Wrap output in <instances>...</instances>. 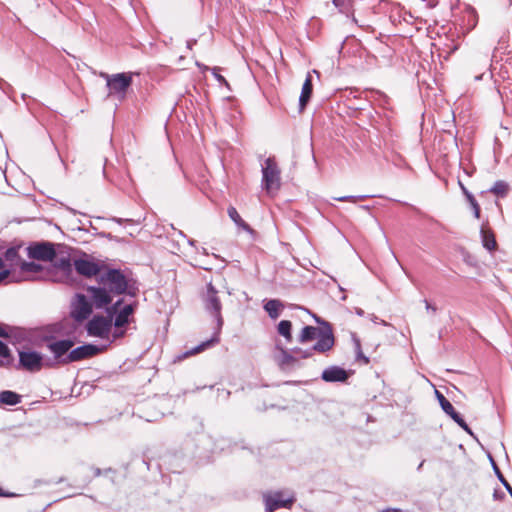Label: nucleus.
I'll return each instance as SVG.
<instances>
[{
    "mask_svg": "<svg viewBox=\"0 0 512 512\" xmlns=\"http://www.w3.org/2000/svg\"><path fill=\"white\" fill-rule=\"evenodd\" d=\"M97 282L98 285L86 287L87 295L96 309L112 306L113 295L135 297L139 291L136 281L128 278L120 269L106 268Z\"/></svg>",
    "mask_w": 512,
    "mask_h": 512,
    "instance_id": "nucleus-1",
    "label": "nucleus"
},
{
    "mask_svg": "<svg viewBox=\"0 0 512 512\" xmlns=\"http://www.w3.org/2000/svg\"><path fill=\"white\" fill-rule=\"evenodd\" d=\"M205 309L215 318L216 327L215 332L211 339L202 342L201 344L194 347L192 350L186 352V355H194L204 351L205 349L217 344L219 342V334L223 326V318L221 315L222 305L218 297V291L209 283L204 296Z\"/></svg>",
    "mask_w": 512,
    "mask_h": 512,
    "instance_id": "nucleus-2",
    "label": "nucleus"
},
{
    "mask_svg": "<svg viewBox=\"0 0 512 512\" xmlns=\"http://www.w3.org/2000/svg\"><path fill=\"white\" fill-rule=\"evenodd\" d=\"M316 339L317 342L312 346V350L318 353H325L332 349L334 346V336L331 326L325 323L324 328H317L314 326H305L300 335L299 342L306 343Z\"/></svg>",
    "mask_w": 512,
    "mask_h": 512,
    "instance_id": "nucleus-3",
    "label": "nucleus"
},
{
    "mask_svg": "<svg viewBox=\"0 0 512 512\" xmlns=\"http://www.w3.org/2000/svg\"><path fill=\"white\" fill-rule=\"evenodd\" d=\"M123 303V299L117 300L107 309V316L95 315L88 321L86 329L87 333L93 337L106 339L109 337L112 327V312H116L118 307Z\"/></svg>",
    "mask_w": 512,
    "mask_h": 512,
    "instance_id": "nucleus-4",
    "label": "nucleus"
},
{
    "mask_svg": "<svg viewBox=\"0 0 512 512\" xmlns=\"http://www.w3.org/2000/svg\"><path fill=\"white\" fill-rule=\"evenodd\" d=\"M280 169L274 157H268L262 164V187L268 193L272 194L280 188Z\"/></svg>",
    "mask_w": 512,
    "mask_h": 512,
    "instance_id": "nucleus-5",
    "label": "nucleus"
},
{
    "mask_svg": "<svg viewBox=\"0 0 512 512\" xmlns=\"http://www.w3.org/2000/svg\"><path fill=\"white\" fill-rule=\"evenodd\" d=\"M74 269L76 272L86 278L100 276L105 272V264L94 257L84 254L83 257L73 260Z\"/></svg>",
    "mask_w": 512,
    "mask_h": 512,
    "instance_id": "nucleus-6",
    "label": "nucleus"
},
{
    "mask_svg": "<svg viewBox=\"0 0 512 512\" xmlns=\"http://www.w3.org/2000/svg\"><path fill=\"white\" fill-rule=\"evenodd\" d=\"M51 261L55 269L61 273L60 280L68 281L72 276L74 267L69 248L64 245H57L55 256Z\"/></svg>",
    "mask_w": 512,
    "mask_h": 512,
    "instance_id": "nucleus-7",
    "label": "nucleus"
},
{
    "mask_svg": "<svg viewBox=\"0 0 512 512\" xmlns=\"http://www.w3.org/2000/svg\"><path fill=\"white\" fill-rule=\"evenodd\" d=\"M94 305L88 295L77 293L71 302V316L77 322H82L92 314Z\"/></svg>",
    "mask_w": 512,
    "mask_h": 512,
    "instance_id": "nucleus-8",
    "label": "nucleus"
},
{
    "mask_svg": "<svg viewBox=\"0 0 512 512\" xmlns=\"http://www.w3.org/2000/svg\"><path fill=\"white\" fill-rule=\"evenodd\" d=\"M19 365L29 372H38L43 366H52L50 362H44L41 353L32 350L19 352Z\"/></svg>",
    "mask_w": 512,
    "mask_h": 512,
    "instance_id": "nucleus-9",
    "label": "nucleus"
},
{
    "mask_svg": "<svg viewBox=\"0 0 512 512\" xmlns=\"http://www.w3.org/2000/svg\"><path fill=\"white\" fill-rule=\"evenodd\" d=\"M107 86L110 94H117L121 98L125 96L127 89L132 84L131 73H118L113 75H105Z\"/></svg>",
    "mask_w": 512,
    "mask_h": 512,
    "instance_id": "nucleus-10",
    "label": "nucleus"
},
{
    "mask_svg": "<svg viewBox=\"0 0 512 512\" xmlns=\"http://www.w3.org/2000/svg\"><path fill=\"white\" fill-rule=\"evenodd\" d=\"M100 352V348L93 344H85L71 350L63 359L61 364H68L72 362L81 361L90 358Z\"/></svg>",
    "mask_w": 512,
    "mask_h": 512,
    "instance_id": "nucleus-11",
    "label": "nucleus"
},
{
    "mask_svg": "<svg viewBox=\"0 0 512 512\" xmlns=\"http://www.w3.org/2000/svg\"><path fill=\"white\" fill-rule=\"evenodd\" d=\"M55 245L50 242H41L34 245H30L27 248V254L29 258L50 261L55 256Z\"/></svg>",
    "mask_w": 512,
    "mask_h": 512,
    "instance_id": "nucleus-12",
    "label": "nucleus"
},
{
    "mask_svg": "<svg viewBox=\"0 0 512 512\" xmlns=\"http://www.w3.org/2000/svg\"><path fill=\"white\" fill-rule=\"evenodd\" d=\"M265 508L267 512H274L280 508H290L294 503L295 498L293 496L284 497L282 492H273L264 495Z\"/></svg>",
    "mask_w": 512,
    "mask_h": 512,
    "instance_id": "nucleus-13",
    "label": "nucleus"
},
{
    "mask_svg": "<svg viewBox=\"0 0 512 512\" xmlns=\"http://www.w3.org/2000/svg\"><path fill=\"white\" fill-rule=\"evenodd\" d=\"M436 397L443 411L447 415H449L464 431H466L469 434H472L471 429L469 428L463 417L455 410L453 405L445 398V396L439 391H436Z\"/></svg>",
    "mask_w": 512,
    "mask_h": 512,
    "instance_id": "nucleus-14",
    "label": "nucleus"
},
{
    "mask_svg": "<svg viewBox=\"0 0 512 512\" xmlns=\"http://www.w3.org/2000/svg\"><path fill=\"white\" fill-rule=\"evenodd\" d=\"M74 342L70 339H63L58 341H52L47 344L48 349L54 355V358L61 363V359H63L70 349L73 347Z\"/></svg>",
    "mask_w": 512,
    "mask_h": 512,
    "instance_id": "nucleus-15",
    "label": "nucleus"
},
{
    "mask_svg": "<svg viewBox=\"0 0 512 512\" xmlns=\"http://www.w3.org/2000/svg\"><path fill=\"white\" fill-rule=\"evenodd\" d=\"M275 350L276 353L274 354V360L281 369L293 366L298 361V357L293 355L294 353H290L279 343L275 345Z\"/></svg>",
    "mask_w": 512,
    "mask_h": 512,
    "instance_id": "nucleus-16",
    "label": "nucleus"
},
{
    "mask_svg": "<svg viewBox=\"0 0 512 512\" xmlns=\"http://www.w3.org/2000/svg\"><path fill=\"white\" fill-rule=\"evenodd\" d=\"M136 303L127 304L120 308L118 307L116 312H112V316L115 314L114 326L116 328H122L129 323V317L134 313Z\"/></svg>",
    "mask_w": 512,
    "mask_h": 512,
    "instance_id": "nucleus-17",
    "label": "nucleus"
},
{
    "mask_svg": "<svg viewBox=\"0 0 512 512\" xmlns=\"http://www.w3.org/2000/svg\"><path fill=\"white\" fill-rule=\"evenodd\" d=\"M321 377L326 382H344L348 379V373L339 366H330L322 372Z\"/></svg>",
    "mask_w": 512,
    "mask_h": 512,
    "instance_id": "nucleus-18",
    "label": "nucleus"
},
{
    "mask_svg": "<svg viewBox=\"0 0 512 512\" xmlns=\"http://www.w3.org/2000/svg\"><path fill=\"white\" fill-rule=\"evenodd\" d=\"M313 91L312 85V76L308 73L306 79L303 83L301 94L299 97V106L300 109H304L307 103L309 102Z\"/></svg>",
    "mask_w": 512,
    "mask_h": 512,
    "instance_id": "nucleus-19",
    "label": "nucleus"
},
{
    "mask_svg": "<svg viewBox=\"0 0 512 512\" xmlns=\"http://www.w3.org/2000/svg\"><path fill=\"white\" fill-rule=\"evenodd\" d=\"M228 215L230 217V219L241 229L249 232V233H253V229L241 218V216L239 215L238 211L236 210L235 207L233 206H230L228 207Z\"/></svg>",
    "mask_w": 512,
    "mask_h": 512,
    "instance_id": "nucleus-20",
    "label": "nucleus"
},
{
    "mask_svg": "<svg viewBox=\"0 0 512 512\" xmlns=\"http://www.w3.org/2000/svg\"><path fill=\"white\" fill-rule=\"evenodd\" d=\"M282 307V303L277 299H271L267 301L264 305L265 311L272 319H277L280 316Z\"/></svg>",
    "mask_w": 512,
    "mask_h": 512,
    "instance_id": "nucleus-21",
    "label": "nucleus"
},
{
    "mask_svg": "<svg viewBox=\"0 0 512 512\" xmlns=\"http://www.w3.org/2000/svg\"><path fill=\"white\" fill-rule=\"evenodd\" d=\"M21 401V396L16 392L5 390L0 392V403L6 405H17Z\"/></svg>",
    "mask_w": 512,
    "mask_h": 512,
    "instance_id": "nucleus-22",
    "label": "nucleus"
},
{
    "mask_svg": "<svg viewBox=\"0 0 512 512\" xmlns=\"http://www.w3.org/2000/svg\"><path fill=\"white\" fill-rule=\"evenodd\" d=\"M510 190V186L507 182L503 180H498L494 183V185L490 188V192L497 197L504 198L508 195Z\"/></svg>",
    "mask_w": 512,
    "mask_h": 512,
    "instance_id": "nucleus-23",
    "label": "nucleus"
},
{
    "mask_svg": "<svg viewBox=\"0 0 512 512\" xmlns=\"http://www.w3.org/2000/svg\"><path fill=\"white\" fill-rule=\"evenodd\" d=\"M481 237L483 246L489 250L493 251L496 249L497 243L495 239V235L491 230H481Z\"/></svg>",
    "mask_w": 512,
    "mask_h": 512,
    "instance_id": "nucleus-24",
    "label": "nucleus"
},
{
    "mask_svg": "<svg viewBox=\"0 0 512 512\" xmlns=\"http://www.w3.org/2000/svg\"><path fill=\"white\" fill-rule=\"evenodd\" d=\"M291 328L292 324L288 320H282L279 322L277 330L280 335H282L287 342L292 341V334H291Z\"/></svg>",
    "mask_w": 512,
    "mask_h": 512,
    "instance_id": "nucleus-25",
    "label": "nucleus"
},
{
    "mask_svg": "<svg viewBox=\"0 0 512 512\" xmlns=\"http://www.w3.org/2000/svg\"><path fill=\"white\" fill-rule=\"evenodd\" d=\"M4 257L6 261L11 263V265L20 266V262H22L19 256V249L17 247L8 248L5 251Z\"/></svg>",
    "mask_w": 512,
    "mask_h": 512,
    "instance_id": "nucleus-26",
    "label": "nucleus"
},
{
    "mask_svg": "<svg viewBox=\"0 0 512 512\" xmlns=\"http://www.w3.org/2000/svg\"><path fill=\"white\" fill-rule=\"evenodd\" d=\"M19 267H20V271L24 274L39 273L42 271V266L35 262L22 261V262H20Z\"/></svg>",
    "mask_w": 512,
    "mask_h": 512,
    "instance_id": "nucleus-27",
    "label": "nucleus"
},
{
    "mask_svg": "<svg viewBox=\"0 0 512 512\" xmlns=\"http://www.w3.org/2000/svg\"><path fill=\"white\" fill-rule=\"evenodd\" d=\"M0 357L2 358V360H0L1 366L9 365L12 361L8 346L2 341H0Z\"/></svg>",
    "mask_w": 512,
    "mask_h": 512,
    "instance_id": "nucleus-28",
    "label": "nucleus"
},
{
    "mask_svg": "<svg viewBox=\"0 0 512 512\" xmlns=\"http://www.w3.org/2000/svg\"><path fill=\"white\" fill-rule=\"evenodd\" d=\"M292 353L295 354V356L299 358H302V359H306V358H309L313 355V352H316L315 350H312V347L310 349H307V350H303L301 348H294L292 349L291 351Z\"/></svg>",
    "mask_w": 512,
    "mask_h": 512,
    "instance_id": "nucleus-29",
    "label": "nucleus"
},
{
    "mask_svg": "<svg viewBox=\"0 0 512 512\" xmlns=\"http://www.w3.org/2000/svg\"><path fill=\"white\" fill-rule=\"evenodd\" d=\"M367 197H368L367 195H358V196L349 195V196L337 197V198H334V199L337 200V201H341V202L348 201V202L356 203L357 201L364 200Z\"/></svg>",
    "mask_w": 512,
    "mask_h": 512,
    "instance_id": "nucleus-30",
    "label": "nucleus"
},
{
    "mask_svg": "<svg viewBox=\"0 0 512 512\" xmlns=\"http://www.w3.org/2000/svg\"><path fill=\"white\" fill-rule=\"evenodd\" d=\"M355 345H356L357 360H362L364 364H368L369 358L363 354L359 340H356Z\"/></svg>",
    "mask_w": 512,
    "mask_h": 512,
    "instance_id": "nucleus-31",
    "label": "nucleus"
},
{
    "mask_svg": "<svg viewBox=\"0 0 512 512\" xmlns=\"http://www.w3.org/2000/svg\"><path fill=\"white\" fill-rule=\"evenodd\" d=\"M458 184H459L463 194L465 195L467 201L469 203L475 202L476 201L475 197L468 191V189L464 186V184L461 181H458Z\"/></svg>",
    "mask_w": 512,
    "mask_h": 512,
    "instance_id": "nucleus-32",
    "label": "nucleus"
},
{
    "mask_svg": "<svg viewBox=\"0 0 512 512\" xmlns=\"http://www.w3.org/2000/svg\"><path fill=\"white\" fill-rule=\"evenodd\" d=\"M219 68L217 67H214L213 68V75L214 77L216 78V80L220 83V84H224L225 86H229L228 82L226 81V79L220 75L217 71H218Z\"/></svg>",
    "mask_w": 512,
    "mask_h": 512,
    "instance_id": "nucleus-33",
    "label": "nucleus"
},
{
    "mask_svg": "<svg viewBox=\"0 0 512 512\" xmlns=\"http://www.w3.org/2000/svg\"><path fill=\"white\" fill-rule=\"evenodd\" d=\"M470 205L473 208L474 216L476 218H479L480 217V206H479L477 200L475 202L470 203Z\"/></svg>",
    "mask_w": 512,
    "mask_h": 512,
    "instance_id": "nucleus-34",
    "label": "nucleus"
},
{
    "mask_svg": "<svg viewBox=\"0 0 512 512\" xmlns=\"http://www.w3.org/2000/svg\"><path fill=\"white\" fill-rule=\"evenodd\" d=\"M499 480L502 482V484L505 486V488L507 489V491L509 492V494L511 495L512 497V487L510 486V484L506 481V479L503 477L502 474L499 475Z\"/></svg>",
    "mask_w": 512,
    "mask_h": 512,
    "instance_id": "nucleus-35",
    "label": "nucleus"
},
{
    "mask_svg": "<svg viewBox=\"0 0 512 512\" xmlns=\"http://www.w3.org/2000/svg\"><path fill=\"white\" fill-rule=\"evenodd\" d=\"M11 86L2 78H0V90H2L4 93H7V88H10Z\"/></svg>",
    "mask_w": 512,
    "mask_h": 512,
    "instance_id": "nucleus-36",
    "label": "nucleus"
},
{
    "mask_svg": "<svg viewBox=\"0 0 512 512\" xmlns=\"http://www.w3.org/2000/svg\"><path fill=\"white\" fill-rule=\"evenodd\" d=\"M10 275V270L9 269H5L3 271H0V283L5 280L6 278H8Z\"/></svg>",
    "mask_w": 512,
    "mask_h": 512,
    "instance_id": "nucleus-37",
    "label": "nucleus"
},
{
    "mask_svg": "<svg viewBox=\"0 0 512 512\" xmlns=\"http://www.w3.org/2000/svg\"><path fill=\"white\" fill-rule=\"evenodd\" d=\"M424 302H425L426 309H427L428 311H432L433 313H435V312H436V310H437V309H436V307H435V306H433V305H432L430 302H428L427 300H425Z\"/></svg>",
    "mask_w": 512,
    "mask_h": 512,
    "instance_id": "nucleus-38",
    "label": "nucleus"
},
{
    "mask_svg": "<svg viewBox=\"0 0 512 512\" xmlns=\"http://www.w3.org/2000/svg\"><path fill=\"white\" fill-rule=\"evenodd\" d=\"M196 42H197V41H196V39H190V40H188V41H187V48L191 50V49H192V47L196 44Z\"/></svg>",
    "mask_w": 512,
    "mask_h": 512,
    "instance_id": "nucleus-39",
    "label": "nucleus"
},
{
    "mask_svg": "<svg viewBox=\"0 0 512 512\" xmlns=\"http://www.w3.org/2000/svg\"><path fill=\"white\" fill-rule=\"evenodd\" d=\"M124 335V331L115 332L114 337H122Z\"/></svg>",
    "mask_w": 512,
    "mask_h": 512,
    "instance_id": "nucleus-40",
    "label": "nucleus"
},
{
    "mask_svg": "<svg viewBox=\"0 0 512 512\" xmlns=\"http://www.w3.org/2000/svg\"><path fill=\"white\" fill-rule=\"evenodd\" d=\"M360 208L365 210V211H369L370 210V206H368V205H362V206H360Z\"/></svg>",
    "mask_w": 512,
    "mask_h": 512,
    "instance_id": "nucleus-41",
    "label": "nucleus"
},
{
    "mask_svg": "<svg viewBox=\"0 0 512 512\" xmlns=\"http://www.w3.org/2000/svg\"><path fill=\"white\" fill-rule=\"evenodd\" d=\"M494 470H495L496 475L499 476L501 474L500 470L498 469V467L495 464H494Z\"/></svg>",
    "mask_w": 512,
    "mask_h": 512,
    "instance_id": "nucleus-42",
    "label": "nucleus"
},
{
    "mask_svg": "<svg viewBox=\"0 0 512 512\" xmlns=\"http://www.w3.org/2000/svg\"><path fill=\"white\" fill-rule=\"evenodd\" d=\"M494 470H495L496 475L499 476L501 474L500 470L498 469V467L495 464H494Z\"/></svg>",
    "mask_w": 512,
    "mask_h": 512,
    "instance_id": "nucleus-43",
    "label": "nucleus"
},
{
    "mask_svg": "<svg viewBox=\"0 0 512 512\" xmlns=\"http://www.w3.org/2000/svg\"><path fill=\"white\" fill-rule=\"evenodd\" d=\"M188 243H189V245H191V246H195L196 241H195V240H193V239H189V240H188Z\"/></svg>",
    "mask_w": 512,
    "mask_h": 512,
    "instance_id": "nucleus-44",
    "label": "nucleus"
},
{
    "mask_svg": "<svg viewBox=\"0 0 512 512\" xmlns=\"http://www.w3.org/2000/svg\"><path fill=\"white\" fill-rule=\"evenodd\" d=\"M356 313H357L358 315L362 316L364 312H363V310H362V309H357V310H356Z\"/></svg>",
    "mask_w": 512,
    "mask_h": 512,
    "instance_id": "nucleus-45",
    "label": "nucleus"
},
{
    "mask_svg": "<svg viewBox=\"0 0 512 512\" xmlns=\"http://www.w3.org/2000/svg\"><path fill=\"white\" fill-rule=\"evenodd\" d=\"M0 496H13V494H4L2 493V489L0 488Z\"/></svg>",
    "mask_w": 512,
    "mask_h": 512,
    "instance_id": "nucleus-46",
    "label": "nucleus"
},
{
    "mask_svg": "<svg viewBox=\"0 0 512 512\" xmlns=\"http://www.w3.org/2000/svg\"><path fill=\"white\" fill-rule=\"evenodd\" d=\"M4 267V261L3 259L0 257V269H2Z\"/></svg>",
    "mask_w": 512,
    "mask_h": 512,
    "instance_id": "nucleus-47",
    "label": "nucleus"
},
{
    "mask_svg": "<svg viewBox=\"0 0 512 512\" xmlns=\"http://www.w3.org/2000/svg\"><path fill=\"white\" fill-rule=\"evenodd\" d=\"M314 318H315V320H316V322H317V323H322V321L320 320V318H319V317L314 316Z\"/></svg>",
    "mask_w": 512,
    "mask_h": 512,
    "instance_id": "nucleus-48",
    "label": "nucleus"
},
{
    "mask_svg": "<svg viewBox=\"0 0 512 512\" xmlns=\"http://www.w3.org/2000/svg\"><path fill=\"white\" fill-rule=\"evenodd\" d=\"M202 253H203L204 255H208V252H207L206 248H202Z\"/></svg>",
    "mask_w": 512,
    "mask_h": 512,
    "instance_id": "nucleus-49",
    "label": "nucleus"
},
{
    "mask_svg": "<svg viewBox=\"0 0 512 512\" xmlns=\"http://www.w3.org/2000/svg\"><path fill=\"white\" fill-rule=\"evenodd\" d=\"M423 464H424V461H422V462L419 464V466H418V470H420V469L422 468Z\"/></svg>",
    "mask_w": 512,
    "mask_h": 512,
    "instance_id": "nucleus-50",
    "label": "nucleus"
},
{
    "mask_svg": "<svg viewBox=\"0 0 512 512\" xmlns=\"http://www.w3.org/2000/svg\"><path fill=\"white\" fill-rule=\"evenodd\" d=\"M481 78H482V75H479V76L475 77L476 80H480Z\"/></svg>",
    "mask_w": 512,
    "mask_h": 512,
    "instance_id": "nucleus-51",
    "label": "nucleus"
},
{
    "mask_svg": "<svg viewBox=\"0 0 512 512\" xmlns=\"http://www.w3.org/2000/svg\"><path fill=\"white\" fill-rule=\"evenodd\" d=\"M494 497L497 498L499 497V494H497V492L494 493Z\"/></svg>",
    "mask_w": 512,
    "mask_h": 512,
    "instance_id": "nucleus-52",
    "label": "nucleus"
},
{
    "mask_svg": "<svg viewBox=\"0 0 512 512\" xmlns=\"http://www.w3.org/2000/svg\"><path fill=\"white\" fill-rule=\"evenodd\" d=\"M494 497L497 498L499 497V494H497V492L494 493Z\"/></svg>",
    "mask_w": 512,
    "mask_h": 512,
    "instance_id": "nucleus-53",
    "label": "nucleus"
}]
</instances>
